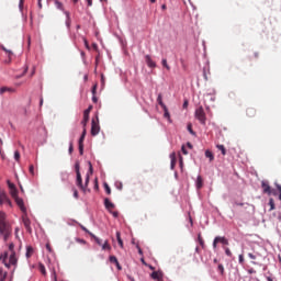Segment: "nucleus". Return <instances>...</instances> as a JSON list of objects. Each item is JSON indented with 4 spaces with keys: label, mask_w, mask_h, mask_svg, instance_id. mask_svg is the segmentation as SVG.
I'll use <instances>...</instances> for the list:
<instances>
[{
    "label": "nucleus",
    "mask_w": 281,
    "mask_h": 281,
    "mask_svg": "<svg viewBox=\"0 0 281 281\" xmlns=\"http://www.w3.org/2000/svg\"><path fill=\"white\" fill-rule=\"evenodd\" d=\"M198 241H199V245L201 246V248L204 249L205 248V241H204L201 234L198 235Z\"/></svg>",
    "instance_id": "nucleus-24"
},
{
    "label": "nucleus",
    "mask_w": 281,
    "mask_h": 281,
    "mask_svg": "<svg viewBox=\"0 0 281 281\" xmlns=\"http://www.w3.org/2000/svg\"><path fill=\"white\" fill-rule=\"evenodd\" d=\"M218 244L223 246H229V240L225 236H217Z\"/></svg>",
    "instance_id": "nucleus-17"
},
{
    "label": "nucleus",
    "mask_w": 281,
    "mask_h": 281,
    "mask_svg": "<svg viewBox=\"0 0 281 281\" xmlns=\"http://www.w3.org/2000/svg\"><path fill=\"white\" fill-rule=\"evenodd\" d=\"M34 254V249L32 246L26 247V258H31Z\"/></svg>",
    "instance_id": "nucleus-22"
},
{
    "label": "nucleus",
    "mask_w": 281,
    "mask_h": 281,
    "mask_svg": "<svg viewBox=\"0 0 281 281\" xmlns=\"http://www.w3.org/2000/svg\"><path fill=\"white\" fill-rule=\"evenodd\" d=\"M79 154L80 155L85 154V144H79Z\"/></svg>",
    "instance_id": "nucleus-42"
},
{
    "label": "nucleus",
    "mask_w": 281,
    "mask_h": 281,
    "mask_svg": "<svg viewBox=\"0 0 281 281\" xmlns=\"http://www.w3.org/2000/svg\"><path fill=\"white\" fill-rule=\"evenodd\" d=\"M102 249H103V250H108V251L111 250V245L109 244L108 240H105L104 244L102 245Z\"/></svg>",
    "instance_id": "nucleus-31"
},
{
    "label": "nucleus",
    "mask_w": 281,
    "mask_h": 281,
    "mask_svg": "<svg viewBox=\"0 0 281 281\" xmlns=\"http://www.w3.org/2000/svg\"><path fill=\"white\" fill-rule=\"evenodd\" d=\"M205 157L210 159V162L214 161L215 157L211 150H205Z\"/></svg>",
    "instance_id": "nucleus-23"
},
{
    "label": "nucleus",
    "mask_w": 281,
    "mask_h": 281,
    "mask_svg": "<svg viewBox=\"0 0 281 281\" xmlns=\"http://www.w3.org/2000/svg\"><path fill=\"white\" fill-rule=\"evenodd\" d=\"M101 131L100 124H99V116H95V119L91 120V135L95 137L99 135Z\"/></svg>",
    "instance_id": "nucleus-5"
},
{
    "label": "nucleus",
    "mask_w": 281,
    "mask_h": 281,
    "mask_svg": "<svg viewBox=\"0 0 281 281\" xmlns=\"http://www.w3.org/2000/svg\"><path fill=\"white\" fill-rule=\"evenodd\" d=\"M183 109H188V100L183 102Z\"/></svg>",
    "instance_id": "nucleus-58"
},
{
    "label": "nucleus",
    "mask_w": 281,
    "mask_h": 281,
    "mask_svg": "<svg viewBox=\"0 0 281 281\" xmlns=\"http://www.w3.org/2000/svg\"><path fill=\"white\" fill-rule=\"evenodd\" d=\"M187 130H188V132H189L191 135H194V131L192 130V124H191V123L188 124Z\"/></svg>",
    "instance_id": "nucleus-41"
},
{
    "label": "nucleus",
    "mask_w": 281,
    "mask_h": 281,
    "mask_svg": "<svg viewBox=\"0 0 281 281\" xmlns=\"http://www.w3.org/2000/svg\"><path fill=\"white\" fill-rule=\"evenodd\" d=\"M181 150H182V153H183L184 155H188V150L186 149V146H182V147H181Z\"/></svg>",
    "instance_id": "nucleus-55"
},
{
    "label": "nucleus",
    "mask_w": 281,
    "mask_h": 281,
    "mask_svg": "<svg viewBox=\"0 0 281 281\" xmlns=\"http://www.w3.org/2000/svg\"><path fill=\"white\" fill-rule=\"evenodd\" d=\"M54 281H57L56 272L53 273Z\"/></svg>",
    "instance_id": "nucleus-62"
},
{
    "label": "nucleus",
    "mask_w": 281,
    "mask_h": 281,
    "mask_svg": "<svg viewBox=\"0 0 281 281\" xmlns=\"http://www.w3.org/2000/svg\"><path fill=\"white\" fill-rule=\"evenodd\" d=\"M269 205H270V211H273V210L276 209L273 198H270V200H269Z\"/></svg>",
    "instance_id": "nucleus-33"
},
{
    "label": "nucleus",
    "mask_w": 281,
    "mask_h": 281,
    "mask_svg": "<svg viewBox=\"0 0 281 281\" xmlns=\"http://www.w3.org/2000/svg\"><path fill=\"white\" fill-rule=\"evenodd\" d=\"M86 137H87V128L83 127V131H82V134H81V136L79 138V143L78 144H85Z\"/></svg>",
    "instance_id": "nucleus-21"
},
{
    "label": "nucleus",
    "mask_w": 281,
    "mask_h": 281,
    "mask_svg": "<svg viewBox=\"0 0 281 281\" xmlns=\"http://www.w3.org/2000/svg\"><path fill=\"white\" fill-rule=\"evenodd\" d=\"M89 235H91V237L94 239L95 244L98 246H102V239H100L99 237H97L93 233H89Z\"/></svg>",
    "instance_id": "nucleus-25"
},
{
    "label": "nucleus",
    "mask_w": 281,
    "mask_h": 281,
    "mask_svg": "<svg viewBox=\"0 0 281 281\" xmlns=\"http://www.w3.org/2000/svg\"><path fill=\"white\" fill-rule=\"evenodd\" d=\"M164 109V112H165V114H164V116H165V119H170V113L168 112V109H167V106H165V108H162Z\"/></svg>",
    "instance_id": "nucleus-39"
},
{
    "label": "nucleus",
    "mask_w": 281,
    "mask_h": 281,
    "mask_svg": "<svg viewBox=\"0 0 281 281\" xmlns=\"http://www.w3.org/2000/svg\"><path fill=\"white\" fill-rule=\"evenodd\" d=\"M69 154H71V153H74V144L72 143H70V146H69Z\"/></svg>",
    "instance_id": "nucleus-51"
},
{
    "label": "nucleus",
    "mask_w": 281,
    "mask_h": 281,
    "mask_svg": "<svg viewBox=\"0 0 281 281\" xmlns=\"http://www.w3.org/2000/svg\"><path fill=\"white\" fill-rule=\"evenodd\" d=\"M104 206L108 211H111L115 207V204L109 200V198L104 199Z\"/></svg>",
    "instance_id": "nucleus-13"
},
{
    "label": "nucleus",
    "mask_w": 281,
    "mask_h": 281,
    "mask_svg": "<svg viewBox=\"0 0 281 281\" xmlns=\"http://www.w3.org/2000/svg\"><path fill=\"white\" fill-rule=\"evenodd\" d=\"M261 186H262L263 193L270 195L271 194V188H270L269 183L263 181Z\"/></svg>",
    "instance_id": "nucleus-16"
},
{
    "label": "nucleus",
    "mask_w": 281,
    "mask_h": 281,
    "mask_svg": "<svg viewBox=\"0 0 281 281\" xmlns=\"http://www.w3.org/2000/svg\"><path fill=\"white\" fill-rule=\"evenodd\" d=\"M13 200H15V204L19 205V207L21 209V211L23 213H26V207L24 205V200H22V198H19V195H16L15 198H13Z\"/></svg>",
    "instance_id": "nucleus-9"
},
{
    "label": "nucleus",
    "mask_w": 281,
    "mask_h": 281,
    "mask_svg": "<svg viewBox=\"0 0 281 281\" xmlns=\"http://www.w3.org/2000/svg\"><path fill=\"white\" fill-rule=\"evenodd\" d=\"M0 47H1V49H2L3 52H5V53H7V55H9V58H11V56L13 55V52H12V50L7 49L4 46H0Z\"/></svg>",
    "instance_id": "nucleus-34"
},
{
    "label": "nucleus",
    "mask_w": 281,
    "mask_h": 281,
    "mask_svg": "<svg viewBox=\"0 0 281 281\" xmlns=\"http://www.w3.org/2000/svg\"><path fill=\"white\" fill-rule=\"evenodd\" d=\"M204 183H203V178L201 176H199L196 178V189L201 190L203 188Z\"/></svg>",
    "instance_id": "nucleus-19"
},
{
    "label": "nucleus",
    "mask_w": 281,
    "mask_h": 281,
    "mask_svg": "<svg viewBox=\"0 0 281 281\" xmlns=\"http://www.w3.org/2000/svg\"><path fill=\"white\" fill-rule=\"evenodd\" d=\"M223 249H224L225 256H227V258H233V252H232L231 248L223 246Z\"/></svg>",
    "instance_id": "nucleus-26"
},
{
    "label": "nucleus",
    "mask_w": 281,
    "mask_h": 281,
    "mask_svg": "<svg viewBox=\"0 0 281 281\" xmlns=\"http://www.w3.org/2000/svg\"><path fill=\"white\" fill-rule=\"evenodd\" d=\"M170 159H171V168L173 169L175 166H176V162H177L176 154H175V153H172V154L170 155Z\"/></svg>",
    "instance_id": "nucleus-29"
},
{
    "label": "nucleus",
    "mask_w": 281,
    "mask_h": 281,
    "mask_svg": "<svg viewBox=\"0 0 281 281\" xmlns=\"http://www.w3.org/2000/svg\"><path fill=\"white\" fill-rule=\"evenodd\" d=\"M89 170H90V172H93V166L91 162H89Z\"/></svg>",
    "instance_id": "nucleus-57"
},
{
    "label": "nucleus",
    "mask_w": 281,
    "mask_h": 281,
    "mask_svg": "<svg viewBox=\"0 0 281 281\" xmlns=\"http://www.w3.org/2000/svg\"><path fill=\"white\" fill-rule=\"evenodd\" d=\"M238 261H239V263H244V261H245L244 255L238 256Z\"/></svg>",
    "instance_id": "nucleus-47"
},
{
    "label": "nucleus",
    "mask_w": 281,
    "mask_h": 281,
    "mask_svg": "<svg viewBox=\"0 0 281 281\" xmlns=\"http://www.w3.org/2000/svg\"><path fill=\"white\" fill-rule=\"evenodd\" d=\"M46 249H48V251H52L49 244L46 245Z\"/></svg>",
    "instance_id": "nucleus-64"
},
{
    "label": "nucleus",
    "mask_w": 281,
    "mask_h": 281,
    "mask_svg": "<svg viewBox=\"0 0 281 281\" xmlns=\"http://www.w3.org/2000/svg\"><path fill=\"white\" fill-rule=\"evenodd\" d=\"M194 116L200 122L201 125H206L207 117H206L205 110L202 105L196 108L194 112Z\"/></svg>",
    "instance_id": "nucleus-2"
},
{
    "label": "nucleus",
    "mask_w": 281,
    "mask_h": 281,
    "mask_svg": "<svg viewBox=\"0 0 281 281\" xmlns=\"http://www.w3.org/2000/svg\"><path fill=\"white\" fill-rule=\"evenodd\" d=\"M116 241H117V245L120 246V248L123 249L124 248L123 239L119 238V239H116Z\"/></svg>",
    "instance_id": "nucleus-43"
},
{
    "label": "nucleus",
    "mask_w": 281,
    "mask_h": 281,
    "mask_svg": "<svg viewBox=\"0 0 281 281\" xmlns=\"http://www.w3.org/2000/svg\"><path fill=\"white\" fill-rule=\"evenodd\" d=\"M257 115V110L255 108H248L246 109V116H248V119H254Z\"/></svg>",
    "instance_id": "nucleus-12"
},
{
    "label": "nucleus",
    "mask_w": 281,
    "mask_h": 281,
    "mask_svg": "<svg viewBox=\"0 0 281 281\" xmlns=\"http://www.w3.org/2000/svg\"><path fill=\"white\" fill-rule=\"evenodd\" d=\"M38 269L42 272V274H44V276L46 274V269H45L44 265L40 263Z\"/></svg>",
    "instance_id": "nucleus-38"
},
{
    "label": "nucleus",
    "mask_w": 281,
    "mask_h": 281,
    "mask_svg": "<svg viewBox=\"0 0 281 281\" xmlns=\"http://www.w3.org/2000/svg\"><path fill=\"white\" fill-rule=\"evenodd\" d=\"M98 90V83H94L92 87V94L95 95Z\"/></svg>",
    "instance_id": "nucleus-46"
},
{
    "label": "nucleus",
    "mask_w": 281,
    "mask_h": 281,
    "mask_svg": "<svg viewBox=\"0 0 281 281\" xmlns=\"http://www.w3.org/2000/svg\"><path fill=\"white\" fill-rule=\"evenodd\" d=\"M16 262H18V259H16L15 252H11V255L9 256V263L7 265H9L10 267V265H16Z\"/></svg>",
    "instance_id": "nucleus-15"
},
{
    "label": "nucleus",
    "mask_w": 281,
    "mask_h": 281,
    "mask_svg": "<svg viewBox=\"0 0 281 281\" xmlns=\"http://www.w3.org/2000/svg\"><path fill=\"white\" fill-rule=\"evenodd\" d=\"M89 182H90V176H87V177H86V183H85V184H86V187H88V186H89Z\"/></svg>",
    "instance_id": "nucleus-52"
},
{
    "label": "nucleus",
    "mask_w": 281,
    "mask_h": 281,
    "mask_svg": "<svg viewBox=\"0 0 281 281\" xmlns=\"http://www.w3.org/2000/svg\"><path fill=\"white\" fill-rule=\"evenodd\" d=\"M7 184L9 186V194H11V198L15 199L16 196H19V191L16 187L10 181H7Z\"/></svg>",
    "instance_id": "nucleus-8"
},
{
    "label": "nucleus",
    "mask_w": 281,
    "mask_h": 281,
    "mask_svg": "<svg viewBox=\"0 0 281 281\" xmlns=\"http://www.w3.org/2000/svg\"><path fill=\"white\" fill-rule=\"evenodd\" d=\"M216 148L218 150H221L222 155L225 156L226 155V148L224 145H216Z\"/></svg>",
    "instance_id": "nucleus-30"
},
{
    "label": "nucleus",
    "mask_w": 281,
    "mask_h": 281,
    "mask_svg": "<svg viewBox=\"0 0 281 281\" xmlns=\"http://www.w3.org/2000/svg\"><path fill=\"white\" fill-rule=\"evenodd\" d=\"M30 173H31L32 176L35 175V173H34V166H33V165L30 166Z\"/></svg>",
    "instance_id": "nucleus-50"
},
{
    "label": "nucleus",
    "mask_w": 281,
    "mask_h": 281,
    "mask_svg": "<svg viewBox=\"0 0 281 281\" xmlns=\"http://www.w3.org/2000/svg\"><path fill=\"white\" fill-rule=\"evenodd\" d=\"M157 102H158V104H159L162 109H166V104L162 102V94H161V93L158 94Z\"/></svg>",
    "instance_id": "nucleus-27"
},
{
    "label": "nucleus",
    "mask_w": 281,
    "mask_h": 281,
    "mask_svg": "<svg viewBox=\"0 0 281 281\" xmlns=\"http://www.w3.org/2000/svg\"><path fill=\"white\" fill-rule=\"evenodd\" d=\"M9 251H11V254H14V245L13 244L9 245Z\"/></svg>",
    "instance_id": "nucleus-49"
},
{
    "label": "nucleus",
    "mask_w": 281,
    "mask_h": 281,
    "mask_svg": "<svg viewBox=\"0 0 281 281\" xmlns=\"http://www.w3.org/2000/svg\"><path fill=\"white\" fill-rule=\"evenodd\" d=\"M92 102L98 103V97L95 94H93V97H92Z\"/></svg>",
    "instance_id": "nucleus-54"
},
{
    "label": "nucleus",
    "mask_w": 281,
    "mask_h": 281,
    "mask_svg": "<svg viewBox=\"0 0 281 281\" xmlns=\"http://www.w3.org/2000/svg\"><path fill=\"white\" fill-rule=\"evenodd\" d=\"M88 7H92L93 5V1L92 0H87Z\"/></svg>",
    "instance_id": "nucleus-56"
},
{
    "label": "nucleus",
    "mask_w": 281,
    "mask_h": 281,
    "mask_svg": "<svg viewBox=\"0 0 281 281\" xmlns=\"http://www.w3.org/2000/svg\"><path fill=\"white\" fill-rule=\"evenodd\" d=\"M150 277L155 280V281H164V273L161 271H154Z\"/></svg>",
    "instance_id": "nucleus-10"
},
{
    "label": "nucleus",
    "mask_w": 281,
    "mask_h": 281,
    "mask_svg": "<svg viewBox=\"0 0 281 281\" xmlns=\"http://www.w3.org/2000/svg\"><path fill=\"white\" fill-rule=\"evenodd\" d=\"M15 90L10 87H1L0 88V94H4L5 92H14Z\"/></svg>",
    "instance_id": "nucleus-20"
},
{
    "label": "nucleus",
    "mask_w": 281,
    "mask_h": 281,
    "mask_svg": "<svg viewBox=\"0 0 281 281\" xmlns=\"http://www.w3.org/2000/svg\"><path fill=\"white\" fill-rule=\"evenodd\" d=\"M161 64H162V66H164L167 70H170V67L168 66L166 59H162Z\"/></svg>",
    "instance_id": "nucleus-44"
},
{
    "label": "nucleus",
    "mask_w": 281,
    "mask_h": 281,
    "mask_svg": "<svg viewBox=\"0 0 281 281\" xmlns=\"http://www.w3.org/2000/svg\"><path fill=\"white\" fill-rule=\"evenodd\" d=\"M109 260H110L111 263L119 265V260H117V258L115 256H110Z\"/></svg>",
    "instance_id": "nucleus-32"
},
{
    "label": "nucleus",
    "mask_w": 281,
    "mask_h": 281,
    "mask_svg": "<svg viewBox=\"0 0 281 281\" xmlns=\"http://www.w3.org/2000/svg\"><path fill=\"white\" fill-rule=\"evenodd\" d=\"M23 224L29 234H32L31 221L26 215H23Z\"/></svg>",
    "instance_id": "nucleus-11"
},
{
    "label": "nucleus",
    "mask_w": 281,
    "mask_h": 281,
    "mask_svg": "<svg viewBox=\"0 0 281 281\" xmlns=\"http://www.w3.org/2000/svg\"><path fill=\"white\" fill-rule=\"evenodd\" d=\"M13 158H15V161H20L21 155H20V151H19V150H15V153H14V155H13Z\"/></svg>",
    "instance_id": "nucleus-36"
},
{
    "label": "nucleus",
    "mask_w": 281,
    "mask_h": 281,
    "mask_svg": "<svg viewBox=\"0 0 281 281\" xmlns=\"http://www.w3.org/2000/svg\"><path fill=\"white\" fill-rule=\"evenodd\" d=\"M12 229L10 224L5 221V213L0 211V235L3 236V240L7 241L11 235Z\"/></svg>",
    "instance_id": "nucleus-1"
},
{
    "label": "nucleus",
    "mask_w": 281,
    "mask_h": 281,
    "mask_svg": "<svg viewBox=\"0 0 281 281\" xmlns=\"http://www.w3.org/2000/svg\"><path fill=\"white\" fill-rule=\"evenodd\" d=\"M248 258H250V260H256V256L251 252H248Z\"/></svg>",
    "instance_id": "nucleus-48"
},
{
    "label": "nucleus",
    "mask_w": 281,
    "mask_h": 281,
    "mask_svg": "<svg viewBox=\"0 0 281 281\" xmlns=\"http://www.w3.org/2000/svg\"><path fill=\"white\" fill-rule=\"evenodd\" d=\"M277 189L279 191V194H281V186L280 184H277Z\"/></svg>",
    "instance_id": "nucleus-60"
},
{
    "label": "nucleus",
    "mask_w": 281,
    "mask_h": 281,
    "mask_svg": "<svg viewBox=\"0 0 281 281\" xmlns=\"http://www.w3.org/2000/svg\"><path fill=\"white\" fill-rule=\"evenodd\" d=\"M113 217H117L119 216V212H112Z\"/></svg>",
    "instance_id": "nucleus-61"
},
{
    "label": "nucleus",
    "mask_w": 281,
    "mask_h": 281,
    "mask_svg": "<svg viewBox=\"0 0 281 281\" xmlns=\"http://www.w3.org/2000/svg\"><path fill=\"white\" fill-rule=\"evenodd\" d=\"M117 239H121V233L120 232H116V240Z\"/></svg>",
    "instance_id": "nucleus-59"
},
{
    "label": "nucleus",
    "mask_w": 281,
    "mask_h": 281,
    "mask_svg": "<svg viewBox=\"0 0 281 281\" xmlns=\"http://www.w3.org/2000/svg\"><path fill=\"white\" fill-rule=\"evenodd\" d=\"M146 64L149 68H156V63L153 61L151 57L149 55H147L145 57Z\"/></svg>",
    "instance_id": "nucleus-14"
},
{
    "label": "nucleus",
    "mask_w": 281,
    "mask_h": 281,
    "mask_svg": "<svg viewBox=\"0 0 281 281\" xmlns=\"http://www.w3.org/2000/svg\"><path fill=\"white\" fill-rule=\"evenodd\" d=\"M38 8L42 9L43 5H42V0H38Z\"/></svg>",
    "instance_id": "nucleus-63"
},
{
    "label": "nucleus",
    "mask_w": 281,
    "mask_h": 281,
    "mask_svg": "<svg viewBox=\"0 0 281 281\" xmlns=\"http://www.w3.org/2000/svg\"><path fill=\"white\" fill-rule=\"evenodd\" d=\"M72 192H74V198L79 199V191L74 188Z\"/></svg>",
    "instance_id": "nucleus-45"
},
{
    "label": "nucleus",
    "mask_w": 281,
    "mask_h": 281,
    "mask_svg": "<svg viewBox=\"0 0 281 281\" xmlns=\"http://www.w3.org/2000/svg\"><path fill=\"white\" fill-rule=\"evenodd\" d=\"M54 2H55L56 8L58 10L63 11L64 14L66 15V26L68 29L71 27V14L69 13V11H65L61 2H59L58 0H54Z\"/></svg>",
    "instance_id": "nucleus-4"
},
{
    "label": "nucleus",
    "mask_w": 281,
    "mask_h": 281,
    "mask_svg": "<svg viewBox=\"0 0 281 281\" xmlns=\"http://www.w3.org/2000/svg\"><path fill=\"white\" fill-rule=\"evenodd\" d=\"M217 270L220 271L221 274H224V272H225V268L223 265H218Z\"/></svg>",
    "instance_id": "nucleus-40"
},
{
    "label": "nucleus",
    "mask_w": 281,
    "mask_h": 281,
    "mask_svg": "<svg viewBox=\"0 0 281 281\" xmlns=\"http://www.w3.org/2000/svg\"><path fill=\"white\" fill-rule=\"evenodd\" d=\"M220 244L218 236H216L213 240V249H217V245Z\"/></svg>",
    "instance_id": "nucleus-35"
},
{
    "label": "nucleus",
    "mask_w": 281,
    "mask_h": 281,
    "mask_svg": "<svg viewBox=\"0 0 281 281\" xmlns=\"http://www.w3.org/2000/svg\"><path fill=\"white\" fill-rule=\"evenodd\" d=\"M234 204H235L236 206H244V205H245L244 202H235Z\"/></svg>",
    "instance_id": "nucleus-53"
},
{
    "label": "nucleus",
    "mask_w": 281,
    "mask_h": 281,
    "mask_svg": "<svg viewBox=\"0 0 281 281\" xmlns=\"http://www.w3.org/2000/svg\"><path fill=\"white\" fill-rule=\"evenodd\" d=\"M93 110V105H89L88 109L83 111V119L81 121V125L83 127H87L89 121H90V113Z\"/></svg>",
    "instance_id": "nucleus-7"
},
{
    "label": "nucleus",
    "mask_w": 281,
    "mask_h": 281,
    "mask_svg": "<svg viewBox=\"0 0 281 281\" xmlns=\"http://www.w3.org/2000/svg\"><path fill=\"white\" fill-rule=\"evenodd\" d=\"M75 170H76V175H77V181H76L77 187L80 188L83 192H86L87 188L83 186V180H82V176L80 172V164L79 162H76Z\"/></svg>",
    "instance_id": "nucleus-3"
},
{
    "label": "nucleus",
    "mask_w": 281,
    "mask_h": 281,
    "mask_svg": "<svg viewBox=\"0 0 281 281\" xmlns=\"http://www.w3.org/2000/svg\"><path fill=\"white\" fill-rule=\"evenodd\" d=\"M8 252H3L2 255H0V261H2V263L4 265V266H7V268H9L10 266L8 265V262H7V259H8Z\"/></svg>",
    "instance_id": "nucleus-18"
},
{
    "label": "nucleus",
    "mask_w": 281,
    "mask_h": 281,
    "mask_svg": "<svg viewBox=\"0 0 281 281\" xmlns=\"http://www.w3.org/2000/svg\"><path fill=\"white\" fill-rule=\"evenodd\" d=\"M2 205H9V207H12V201L5 191L0 190V206Z\"/></svg>",
    "instance_id": "nucleus-6"
},
{
    "label": "nucleus",
    "mask_w": 281,
    "mask_h": 281,
    "mask_svg": "<svg viewBox=\"0 0 281 281\" xmlns=\"http://www.w3.org/2000/svg\"><path fill=\"white\" fill-rule=\"evenodd\" d=\"M104 190H105V193H106L108 195H110V194L112 193L111 188L109 187L108 183H104Z\"/></svg>",
    "instance_id": "nucleus-37"
},
{
    "label": "nucleus",
    "mask_w": 281,
    "mask_h": 281,
    "mask_svg": "<svg viewBox=\"0 0 281 281\" xmlns=\"http://www.w3.org/2000/svg\"><path fill=\"white\" fill-rule=\"evenodd\" d=\"M8 277V272L0 269V281H5Z\"/></svg>",
    "instance_id": "nucleus-28"
}]
</instances>
